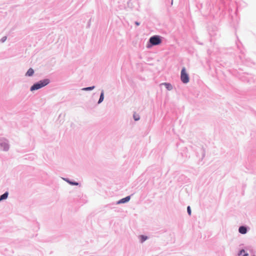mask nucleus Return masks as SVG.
<instances>
[{"label": "nucleus", "mask_w": 256, "mask_h": 256, "mask_svg": "<svg viewBox=\"0 0 256 256\" xmlns=\"http://www.w3.org/2000/svg\"><path fill=\"white\" fill-rule=\"evenodd\" d=\"M163 38L158 35H154L150 37L148 39L146 47L148 48H150L154 46L160 44L162 42Z\"/></svg>", "instance_id": "f257e3e1"}, {"label": "nucleus", "mask_w": 256, "mask_h": 256, "mask_svg": "<svg viewBox=\"0 0 256 256\" xmlns=\"http://www.w3.org/2000/svg\"><path fill=\"white\" fill-rule=\"evenodd\" d=\"M50 82V80L49 78H46L42 80H41L37 82H34L30 87V90L31 92H34V90H38L40 88H42L48 84Z\"/></svg>", "instance_id": "f03ea898"}, {"label": "nucleus", "mask_w": 256, "mask_h": 256, "mask_svg": "<svg viewBox=\"0 0 256 256\" xmlns=\"http://www.w3.org/2000/svg\"><path fill=\"white\" fill-rule=\"evenodd\" d=\"M180 80L184 84H186L190 82L189 74L187 73L185 67H183L182 68L180 72Z\"/></svg>", "instance_id": "7ed1b4c3"}, {"label": "nucleus", "mask_w": 256, "mask_h": 256, "mask_svg": "<svg viewBox=\"0 0 256 256\" xmlns=\"http://www.w3.org/2000/svg\"><path fill=\"white\" fill-rule=\"evenodd\" d=\"M9 148V144L6 140L0 141V148L4 151H8Z\"/></svg>", "instance_id": "20e7f679"}, {"label": "nucleus", "mask_w": 256, "mask_h": 256, "mask_svg": "<svg viewBox=\"0 0 256 256\" xmlns=\"http://www.w3.org/2000/svg\"><path fill=\"white\" fill-rule=\"evenodd\" d=\"M248 250L250 251L248 246L240 250L238 254V256H248L249 254L247 252Z\"/></svg>", "instance_id": "39448f33"}, {"label": "nucleus", "mask_w": 256, "mask_h": 256, "mask_svg": "<svg viewBox=\"0 0 256 256\" xmlns=\"http://www.w3.org/2000/svg\"><path fill=\"white\" fill-rule=\"evenodd\" d=\"M250 228L248 226L243 225L238 228V232L241 234H244L248 232Z\"/></svg>", "instance_id": "423d86ee"}, {"label": "nucleus", "mask_w": 256, "mask_h": 256, "mask_svg": "<svg viewBox=\"0 0 256 256\" xmlns=\"http://www.w3.org/2000/svg\"><path fill=\"white\" fill-rule=\"evenodd\" d=\"M132 195L128 196L124 198H121L116 202V204H126L128 202L130 199Z\"/></svg>", "instance_id": "0eeeda50"}, {"label": "nucleus", "mask_w": 256, "mask_h": 256, "mask_svg": "<svg viewBox=\"0 0 256 256\" xmlns=\"http://www.w3.org/2000/svg\"><path fill=\"white\" fill-rule=\"evenodd\" d=\"M62 179L66 182L68 184H69L71 186H78L80 185V183L78 182L70 180L68 178H62Z\"/></svg>", "instance_id": "6e6552de"}, {"label": "nucleus", "mask_w": 256, "mask_h": 256, "mask_svg": "<svg viewBox=\"0 0 256 256\" xmlns=\"http://www.w3.org/2000/svg\"><path fill=\"white\" fill-rule=\"evenodd\" d=\"M137 4L136 1L132 2L131 0H129L127 2V6L129 8L132 9L134 8L135 4Z\"/></svg>", "instance_id": "1a4fd4ad"}, {"label": "nucleus", "mask_w": 256, "mask_h": 256, "mask_svg": "<svg viewBox=\"0 0 256 256\" xmlns=\"http://www.w3.org/2000/svg\"><path fill=\"white\" fill-rule=\"evenodd\" d=\"M8 191L5 192L3 194L0 196V202L7 199L8 196Z\"/></svg>", "instance_id": "9d476101"}, {"label": "nucleus", "mask_w": 256, "mask_h": 256, "mask_svg": "<svg viewBox=\"0 0 256 256\" xmlns=\"http://www.w3.org/2000/svg\"><path fill=\"white\" fill-rule=\"evenodd\" d=\"M34 71L33 68H30L25 74L26 76H32L34 74Z\"/></svg>", "instance_id": "9b49d317"}, {"label": "nucleus", "mask_w": 256, "mask_h": 256, "mask_svg": "<svg viewBox=\"0 0 256 256\" xmlns=\"http://www.w3.org/2000/svg\"><path fill=\"white\" fill-rule=\"evenodd\" d=\"M104 90H102L100 92V98H99V100L98 102V104H101L104 100Z\"/></svg>", "instance_id": "f8f14e48"}, {"label": "nucleus", "mask_w": 256, "mask_h": 256, "mask_svg": "<svg viewBox=\"0 0 256 256\" xmlns=\"http://www.w3.org/2000/svg\"><path fill=\"white\" fill-rule=\"evenodd\" d=\"M162 84L164 86L166 89L168 90H171L173 88L172 84L169 82H164Z\"/></svg>", "instance_id": "ddd939ff"}, {"label": "nucleus", "mask_w": 256, "mask_h": 256, "mask_svg": "<svg viewBox=\"0 0 256 256\" xmlns=\"http://www.w3.org/2000/svg\"><path fill=\"white\" fill-rule=\"evenodd\" d=\"M148 238V237L145 235L142 234L139 236L140 242V243L144 242Z\"/></svg>", "instance_id": "4468645a"}, {"label": "nucleus", "mask_w": 256, "mask_h": 256, "mask_svg": "<svg viewBox=\"0 0 256 256\" xmlns=\"http://www.w3.org/2000/svg\"><path fill=\"white\" fill-rule=\"evenodd\" d=\"M238 42H236V46H237V48H238L240 50V52L242 54L243 52H242V49L241 48V46H242V44L241 43V42L239 40L238 38Z\"/></svg>", "instance_id": "2eb2a0df"}, {"label": "nucleus", "mask_w": 256, "mask_h": 256, "mask_svg": "<svg viewBox=\"0 0 256 256\" xmlns=\"http://www.w3.org/2000/svg\"><path fill=\"white\" fill-rule=\"evenodd\" d=\"M200 152L202 155V158H200V160H203V158H204V157L205 156L206 152H205V150L204 149V148L203 147L200 148Z\"/></svg>", "instance_id": "dca6fc26"}, {"label": "nucleus", "mask_w": 256, "mask_h": 256, "mask_svg": "<svg viewBox=\"0 0 256 256\" xmlns=\"http://www.w3.org/2000/svg\"><path fill=\"white\" fill-rule=\"evenodd\" d=\"M94 88H95V86H91L84 88L82 89V90H84V91H90V90H94Z\"/></svg>", "instance_id": "f3484780"}, {"label": "nucleus", "mask_w": 256, "mask_h": 256, "mask_svg": "<svg viewBox=\"0 0 256 256\" xmlns=\"http://www.w3.org/2000/svg\"><path fill=\"white\" fill-rule=\"evenodd\" d=\"M133 118L135 121H138L140 119V116L138 114L134 112L133 114Z\"/></svg>", "instance_id": "a211bd4d"}, {"label": "nucleus", "mask_w": 256, "mask_h": 256, "mask_svg": "<svg viewBox=\"0 0 256 256\" xmlns=\"http://www.w3.org/2000/svg\"><path fill=\"white\" fill-rule=\"evenodd\" d=\"M187 212L189 216H191L192 214V210L190 206H187Z\"/></svg>", "instance_id": "6ab92c4d"}, {"label": "nucleus", "mask_w": 256, "mask_h": 256, "mask_svg": "<svg viewBox=\"0 0 256 256\" xmlns=\"http://www.w3.org/2000/svg\"><path fill=\"white\" fill-rule=\"evenodd\" d=\"M7 39V37L6 36H3L0 40V42H2V43H4V42H5L6 41Z\"/></svg>", "instance_id": "aec40b11"}, {"label": "nucleus", "mask_w": 256, "mask_h": 256, "mask_svg": "<svg viewBox=\"0 0 256 256\" xmlns=\"http://www.w3.org/2000/svg\"><path fill=\"white\" fill-rule=\"evenodd\" d=\"M134 24L136 26H138L140 25V22H138V21H136L134 22Z\"/></svg>", "instance_id": "412c9836"}, {"label": "nucleus", "mask_w": 256, "mask_h": 256, "mask_svg": "<svg viewBox=\"0 0 256 256\" xmlns=\"http://www.w3.org/2000/svg\"><path fill=\"white\" fill-rule=\"evenodd\" d=\"M240 58L242 60V62H243V60L242 56H240Z\"/></svg>", "instance_id": "4be33fe9"}, {"label": "nucleus", "mask_w": 256, "mask_h": 256, "mask_svg": "<svg viewBox=\"0 0 256 256\" xmlns=\"http://www.w3.org/2000/svg\"><path fill=\"white\" fill-rule=\"evenodd\" d=\"M196 156H198V157L199 156L198 153V152L196 153Z\"/></svg>", "instance_id": "5701e85b"}, {"label": "nucleus", "mask_w": 256, "mask_h": 256, "mask_svg": "<svg viewBox=\"0 0 256 256\" xmlns=\"http://www.w3.org/2000/svg\"><path fill=\"white\" fill-rule=\"evenodd\" d=\"M90 26V24H89V22H88V26Z\"/></svg>", "instance_id": "b1692460"}, {"label": "nucleus", "mask_w": 256, "mask_h": 256, "mask_svg": "<svg viewBox=\"0 0 256 256\" xmlns=\"http://www.w3.org/2000/svg\"><path fill=\"white\" fill-rule=\"evenodd\" d=\"M210 35H211V36H212V35L213 34H211V33H210Z\"/></svg>", "instance_id": "393cba45"}, {"label": "nucleus", "mask_w": 256, "mask_h": 256, "mask_svg": "<svg viewBox=\"0 0 256 256\" xmlns=\"http://www.w3.org/2000/svg\"><path fill=\"white\" fill-rule=\"evenodd\" d=\"M252 256H256V255H253Z\"/></svg>", "instance_id": "a878e982"}]
</instances>
